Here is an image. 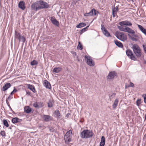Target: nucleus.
Instances as JSON below:
<instances>
[{
    "label": "nucleus",
    "instance_id": "1",
    "mask_svg": "<svg viewBox=\"0 0 146 146\" xmlns=\"http://www.w3.org/2000/svg\"><path fill=\"white\" fill-rule=\"evenodd\" d=\"M49 7V5L46 2L42 1H37L33 4L31 6L32 10L37 11L41 9H46Z\"/></svg>",
    "mask_w": 146,
    "mask_h": 146
},
{
    "label": "nucleus",
    "instance_id": "2",
    "mask_svg": "<svg viewBox=\"0 0 146 146\" xmlns=\"http://www.w3.org/2000/svg\"><path fill=\"white\" fill-rule=\"evenodd\" d=\"M93 135L92 131L88 130L83 131L81 133V137L82 138H88L92 137Z\"/></svg>",
    "mask_w": 146,
    "mask_h": 146
},
{
    "label": "nucleus",
    "instance_id": "3",
    "mask_svg": "<svg viewBox=\"0 0 146 146\" xmlns=\"http://www.w3.org/2000/svg\"><path fill=\"white\" fill-rule=\"evenodd\" d=\"M115 35L118 39L122 41H124L127 40V36L123 33L117 31L115 33Z\"/></svg>",
    "mask_w": 146,
    "mask_h": 146
},
{
    "label": "nucleus",
    "instance_id": "4",
    "mask_svg": "<svg viewBox=\"0 0 146 146\" xmlns=\"http://www.w3.org/2000/svg\"><path fill=\"white\" fill-rule=\"evenodd\" d=\"M132 48L134 53L137 56L139 57L141 56V50L137 45L135 44L133 45Z\"/></svg>",
    "mask_w": 146,
    "mask_h": 146
},
{
    "label": "nucleus",
    "instance_id": "5",
    "mask_svg": "<svg viewBox=\"0 0 146 146\" xmlns=\"http://www.w3.org/2000/svg\"><path fill=\"white\" fill-rule=\"evenodd\" d=\"M85 60L86 63L89 66H94V62L90 56L86 55L85 56Z\"/></svg>",
    "mask_w": 146,
    "mask_h": 146
},
{
    "label": "nucleus",
    "instance_id": "6",
    "mask_svg": "<svg viewBox=\"0 0 146 146\" xmlns=\"http://www.w3.org/2000/svg\"><path fill=\"white\" fill-rule=\"evenodd\" d=\"M126 52L127 56L130 59L133 60H137L136 58L133 54L131 50L127 49L126 50Z\"/></svg>",
    "mask_w": 146,
    "mask_h": 146
},
{
    "label": "nucleus",
    "instance_id": "7",
    "mask_svg": "<svg viewBox=\"0 0 146 146\" xmlns=\"http://www.w3.org/2000/svg\"><path fill=\"white\" fill-rule=\"evenodd\" d=\"M101 29L102 32L105 36L107 37H109L111 36L110 33L106 29L104 25H101Z\"/></svg>",
    "mask_w": 146,
    "mask_h": 146
},
{
    "label": "nucleus",
    "instance_id": "8",
    "mask_svg": "<svg viewBox=\"0 0 146 146\" xmlns=\"http://www.w3.org/2000/svg\"><path fill=\"white\" fill-rule=\"evenodd\" d=\"M119 24L122 26H130L132 25V23L127 21H125L121 22Z\"/></svg>",
    "mask_w": 146,
    "mask_h": 146
},
{
    "label": "nucleus",
    "instance_id": "9",
    "mask_svg": "<svg viewBox=\"0 0 146 146\" xmlns=\"http://www.w3.org/2000/svg\"><path fill=\"white\" fill-rule=\"evenodd\" d=\"M117 75V74L115 72H110L107 77L108 80L113 79Z\"/></svg>",
    "mask_w": 146,
    "mask_h": 146
},
{
    "label": "nucleus",
    "instance_id": "10",
    "mask_svg": "<svg viewBox=\"0 0 146 146\" xmlns=\"http://www.w3.org/2000/svg\"><path fill=\"white\" fill-rule=\"evenodd\" d=\"M96 15V11L93 9H92L91 11L88 13H86L84 14V16H90L92 15Z\"/></svg>",
    "mask_w": 146,
    "mask_h": 146
},
{
    "label": "nucleus",
    "instance_id": "11",
    "mask_svg": "<svg viewBox=\"0 0 146 146\" xmlns=\"http://www.w3.org/2000/svg\"><path fill=\"white\" fill-rule=\"evenodd\" d=\"M42 117L46 121H49L52 119V117L49 115H44L42 116Z\"/></svg>",
    "mask_w": 146,
    "mask_h": 146
},
{
    "label": "nucleus",
    "instance_id": "12",
    "mask_svg": "<svg viewBox=\"0 0 146 146\" xmlns=\"http://www.w3.org/2000/svg\"><path fill=\"white\" fill-rule=\"evenodd\" d=\"M50 21L52 23L55 25L58 26L59 23L58 21L53 17H51L50 18Z\"/></svg>",
    "mask_w": 146,
    "mask_h": 146
},
{
    "label": "nucleus",
    "instance_id": "13",
    "mask_svg": "<svg viewBox=\"0 0 146 146\" xmlns=\"http://www.w3.org/2000/svg\"><path fill=\"white\" fill-rule=\"evenodd\" d=\"M18 6L20 8L23 10L25 9V3L23 1H20L18 4Z\"/></svg>",
    "mask_w": 146,
    "mask_h": 146
},
{
    "label": "nucleus",
    "instance_id": "14",
    "mask_svg": "<svg viewBox=\"0 0 146 146\" xmlns=\"http://www.w3.org/2000/svg\"><path fill=\"white\" fill-rule=\"evenodd\" d=\"M27 86L28 88L32 91L33 93H35L36 92L35 86L33 85H31L30 84H27Z\"/></svg>",
    "mask_w": 146,
    "mask_h": 146
},
{
    "label": "nucleus",
    "instance_id": "15",
    "mask_svg": "<svg viewBox=\"0 0 146 146\" xmlns=\"http://www.w3.org/2000/svg\"><path fill=\"white\" fill-rule=\"evenodd\" d=\"M11 86V85L10 83H7L3 87L2 89V90L3 91H5L7 90Z\"/></svg>",
    "mask_w": 146,
    "mask_h": 146
},
{
    "label": "nucleus",
    "instance_id": "16",
    "mask_svg": "<svg viewBox=\"0 0 146 146\" xmlns=\"http://www.w3.org/2000/svg\"><path fill=\"white\" fill-rule=\"evenodd\" d=\"M21 37V34L19 32L16 31L15 33V39H17L19 40Z\"/></svg>",
    "mask_w": 146,
    "mask_h": 146
},
{
    "label": "nucleus",
    "instance_id": "17",
    "mask_svg": "<svg viewBox=\"0 0 146 146\" xmlns=\"http://www.w3.org/2000/svg\"><path fill=\"white\" fill-rule=\"evenodd\" d=\"M137 26L141 32L146 36V29L144 28L142 26L137 25Z\"/></svg>",
    "mask_w": 146,
    "mask_h": 146
},
{
    "label": "nucleus",
    "instance_id": "18",
    "mask_svg": "<svg viewBox=\"0 0 146 146\" xmlns=\"http://www.w3.org/2000/svg\"><path fill=\"white\" fill-rule=\"evenodd\" d=\"M42 103L41 102H34L33 104V106L35 108H38L39 107H41L42 106Z\"/></svg>",
    "mask_w": 146,
    "mask_h": 146
},
{
    "label": "nucleus",
    "instance_id": "19",
    "mask_svg": "<svg viewBox=\"0 0 146 146\" xmlns=\"http://www.w3.org/2000/svg\"><path fill=\"white\" fill-rule=\"evenodd\" d=\"M44 86L47 88L50 89L51 88V86L48 82L47 80L44 81Z\"/></svg>",
    "mask_w": 146,
    "mask_h": 146
},
{
    "label": "nucleus",
    "instance_id": "20",
    "mask_svg": "<svg viewBox=\"0 0 146 146\" xmlns=\"http://www.w3.org/2000/svg\"><path fill=\"white\" fill-rule=\"evenodd\" d=\"M125 32H127L128 33L132 34H134L135 33L134 31L133 30L128 27H125Z\"/></svg>",
    "mask_w": 146,
    "mask_h": 146
},
{
    "label": "nucleus",
    "instance_id": "21",
    "mask_svg": "<svg viewBox=\"0 0 146 146\" xmlns=\"http://www.w3.org/2000/svg\"><path fill=\"white\" fill-rule=\"evenodd\" d=\"M64 139L66 143L68 144L71 141V137L64 136Z\"/></svg>",
    "mask_w": 146,
    "mask_h": 146
},
{
    "label": "nucleus",
    "instance_id": "22",
    "mask_svg": "<svg viewBox=\"0 0 146 146\" xmlns=\"http://www.w3.org/2000/svg\"><path fill=\"white\" fill-rule=\"evenodd\" d=\"M24 109L25 112L27 113H30L32 111L31 108L28 106H25Z\"/></svg>",
    "mask_w": 146,
    "mask_h": 146
},
{
    "label": "nucleus",
    "instance_id": "23",
    "mask_svg": "<svg viewBox=\"0 0 146 146\" xmlns=\"http://www.w3.org/2000/svg\"><path fill=\"white\" fill-rule=\"evenodd\" d=\"M118 9L117 7H114L112 10V15L113 17L115 16L117 13L118 11Z\"/></svg>",
    "mask_w": 146,
    "mask_h": 146
},
{
    "label": "nucleus",
    "instance_id": "24",
    "mask_svg": "<svg viewBox=\"0 0 146 146\" xmlns=\"http://www.w3.org/2000/svg\"><path fill=\"white\" fill-rule=\"evenodd\" d=\"M105 143V138L104 136L102 137L101 141L100 143V146H104Z\"/></svg>",
    "mask_w": 146,
    "mask_h": 146
},
{
    "label": "nucleus",
    "instance_id": "25",
    "mask_svg": "<svg viewBox=\"0 0 146 146\" xmlns=\"http://www.w3.org/2000/svg\"><path fill=\"white\" fill-rule=\"evenodd\" d=\"M115 44L118 47L122 48L123 47V46L122 43L120 41L117 40L114 41Z\"/></svg>",
    "mask_w": 146,
    "mask_h": 146
},
{
    "label": "nucleus",
    "instance_id": "26",
    "mask_svg": "<svg viewBox=\"0 0 146 146\" xmlns=\"http://www.w3.org/2000/svg\"><path fill=\"white\" fill-rule=\"evenodd\" d=\"M118 101L117 99H116L115 100L114 103L112 105V107L113 109H115L116 108L117 106Z\"/></svg>",
    "mask_w": 146,
    "mask_h": 146
},
{
    "label": "nucleus",
    "instance_id": "27",
    "mask_svg": "<svg viewBox=\"0 0 146 146\" xmlns=\"http://www.w3.org/2000/svg\"><path fill=\"white\" fill-rule=\"evenodd\" d=\"M86 25V23H81L77 25L76 26V27L77 28H81L85 26Z\"/></svg>",
    "mask_w": 146,
    "mask_h": 146
},
{
    "label": "nucleus",
    "instance_id": "28",
    "mask_svg": "<svg viewBox=\"0 0 146 146\" xmlns=\"http://www.w3.org/2000/svg\"><path fill=\"white\" fill-rule=\"evenodd\" d=\"M62 69L61 68L58 67L54 68L53 70V72L58 73Z\"/></svg>",
    "mask_w": 146,
    "mask_h": 146
},
{
    "label": "nucleus",
    "instance_id": "29",
    "mask_svg": "<svg viewBox=\"0 0 146 146\" xmlns=\"http://www.w3.org/2000/svg\"><path fill=\"white\" fill-rule=\"evenodd\" d=\"M72 135V131L71 130H70L66 133L64 136L71 137Z\"/></svg>",
    "mask_w": 146,
    "mask_h": 146
},
{
    "label": "nucleus",
    "instance_id": "30",
    "mask_svg": "<svg viewBox=\"0 0 146 146\" xmlns=\"http://www.w3.org/2000/svg\"><path fill=\"white\" fill-rule=\"evenodd\" d=\"M3 122L5 126H6L7 127H8L9 126V125L7 120L5 119H3Z\"/></svg>",
    "mask_w": 146,
    "mask_h": 146
},
{
    "label": "nucleus",
    "instance_id": "31",
    "mask_svg": "<svg viewBox=\"0 0 146 146\" xmlns=\"http://www.w3.org/2000/svg\"><path fill=\"white\" fill-rule=\"evenodd\" d=\"M54 114L58 117L60 116V114L58 110H55L54 112Z\"/></svg>",
    "mask_w": 146,
    "mask_h": 146
},
{
    "label": "nucleus",
    "instance_id": "32",
    "mask_svg": "<svg viewBox=\"0 0 146 146\" xmlns=\"http://www.w3.org/2000/svg\"><path fill=\"white\" fill-rule=\"evenodd\" d=\"M18 119L17 117L13 118L12 120V121L13 123H16L18 122Z\"/></svg>",
    "mask_w": 146,
    "mask_h": 146
},
{
    "label": "nucleus",
    "instance_id": "33",
    "mask_svg": "<svg viewBox=\"0 0 146 146\" xmlns=\"http://www.w3.org/2000/svg\"><path fill=\"white\" fill-rule=\"evenodd\" d=\"M26 40L25 38L23 36H21V37L20 39L19 40V42L21 41L23 42V43H24Z\"/></svg>",
    "mask_w": 146,
    "mask_h": 146
},
{
    "label": "nucleus",
    "instance_id": "34",
    "mask_svg": "<svg viewBox=\"0 0 146 146\" xmlns=\"http://www.w3.org/2000/svg\"><path fill=\"white\" fill-rule=\"evenodd\" d=\"M38 64V62L36 60H33L31 63V65L32 66L37 65Z\"/></svg>",
    "mask_w": 146,
    "mask_h": 146
},
{
    "label": "nucleus",
    "instance_id": "35",
    "mask_svg": "<svg viewBox=\"0 0 146 146\" xmlns=\"http://www.w3.org/2000/svg\"><path fill=\"white\" fill-rule=\"evenodd\" d=\"M117 28L121 31L125 32V28H123L122 26H118Z\"/></svg>",
    "mask_w": 146,
    "mask_h": 146
},
{
    "label": "nucleus",
    "instance_id": "36",
    "mask_svg": "<svg viewBox=\"0 0 146 146\" xmlns=\"http://www.w3.org/2000/svg\"><path fill=\"white\" fill-rule=\"evenodd\" d=\"M48 107L51 108L53 106V102L51 101H49L48 103Z\"/></svg>",
    "mask_w": 146,
    "mask_h": 146
},
{
    "label": "nucleus",
    "instance_id": "37",
    "mask_svg": "<svg viewBox=\"0 0 146 146\" xmlns=\"http://www.w3.org/2000/svg\"><path fill=\"white\" fill-rule=\"evenodd\" d=\"M141 99H138L137 101H136V104L137 106H139L141 104Z\"/></svg>",
    "mask_w": 146,
    "mask_h": 146
},
{
    "label": "nucleus",
    "instance_id": "38",
    "mask_svg": "<svg viewBox=\"0 0 146 146\" xmlns=\"http://www.w3.org/2000/svg\"><path fill=\"white\" fill-rule=\"evenodd\" d=\"M77 48L80 49L81 50H82L83 49L82 46L80 44V42H78V44L77 46Z\"/></svg>",
    "mask_w": 146,
    "mask_h": 146
},
{
    "label": "nucleus",
    "instance_id": "39",
    "mask_svg": "<svg viewBox=\"0 0 146 146\" xmlns=\"http://www.w3.org/2000/svg\"><path fill=\"white\" fill-rule=\"evenodd\" d=\"M0 135L3 137L6 136L5 132L4 131H1L0 133Z\"/></svg>",
    "mask_w": 146,
    "mask_h": 146
},
{
    "label": "nucleus",
    "instance_id": "40",
    "mask_svg": "<svg viewBox=\"0 0 146 146\" xmlns=\"http://www.w3.org/2000/svg\"><path fill=\"white\" fill-rule=\"evenodd\" d=\"M142 97L143 98L144 102L146 104V94H143Z\"/></svg>",
    "mask_w": 146,
    "mask_h": 146
},
{
    "label": "nucleus",
    "instance_id": "41",
    "mask_svg": "<svg viewBox=\"0 0 146 146\" xmlns=\"http://www.w3.org/2000/svg\"><path fill=\"white\" fill-rule=\"evenodd\" d=\"M86 31V30H85V29H84V28L80 31V34H81L83 33L84 32Z\"/></svg>",
    "mask_w": 146,
    "mask_h": 146
},
{
    "label": "nucleus",
    "instance_id": "42",
    "mask_svg": "<svg viewBox=\"0 0 146 146\" xmlns=\"http://www.w3.org/2000/svg\"><path fill=\"white\" fill-rule=\"evenodd\" d=\"M115 94L114 93L113 94H112L111 96H110V100H111L113 98V97H114L115 96Z\"/></svg>",
    "mask_w": 146,
    "mask_h": 146
},
{
    "label": "nucleus",
    "instance_id": "43",
    "mask_svg": "<svg viewBox=\"0 0 146 146\" xmlns=\"http://www.w3.org/2000/svg\"><path fill=\"white\" fill-rule=\"evenodd\" d=\"M12 95L10 94L6 99L9 100V101H10L11 99L13 98V96Z\"/></svg>",
    "mask_w": 146,
    "mask_h": 146
},
{
    "label": "nucleus",
    "instance_id": "44",
    "mask_svg": "<svg viewBox=\"0 0 146 146\" xmlns=\"http://www.w3.org/2000/svg\"><path fill=\"white\" fill-rule=\"evenodd\" d=\"M17 91V90L16 89H14L13 91H12L11 93V95H13L14 93L16 92Z\"/></svg>",
    "mask_w": 146,
    "mask_h": 146
},
{
    "label": "nucleus",
    "instance_id": "45",
    "mask_svg": "<svg viewBox=\"0 0 146 146\" xmlns=\"http://www.w3.org/2000/svg\"><path fill=\"white\" fill-rule=\"evenodd\" d=\"M144 51L146 53V45H143Z\"/></svg>",
    "mask_w": 146,
    "mask_h": 146
},
{
    "label": "nucleus",
    "instance_id": "46",
    "mask_svg": "<svg viewBox=\"0 0 146 146\" xmlns=\"http://www.w3.org/2000/svg\"><path fill=\"white\" fill-rule=\"evenodd\" d=\"M129 86L133 87L134 86L132 82H130V85Z\"/></svg>",
    "mask_w": 146,
    "mask_h": 146
},
{
    "label": "nucleus",
    "instance_id": "47",
    "mask_svg": "<svg viewBox=\"0 0 146 146\" xmlns=\"http://www.w3.org/2000/svg\"><path fill=\"white\" fill-rule=\"evenodd\" d=\"M9 100H7V99L6 100V102L7 104L9 106H10V105H9Z\"/></svg>",
    "mask_w": 146,
    "mask_h": 146
},
{
    "label": "nucleus",
    "instance_id": "48",
    "mask_svg": "<svg viewBox=\"0 0 146 146\" xmlns=\"http://www.w3.org/2000/svg\"><path fill=\"white\" fill-rule=\"evenodd\" d=\"M143 139H145L146 140V134L144 135L143 137Z\"/></svg>",
    "mask_w": 146,
    "mask_h": 146
},
{
    "label": "nucleus",
    "instance_id": "49",
    "mask_svg": "<svg viewBox=\"0 0 146 146\" xmlns=\"http://www.w3.org/2000/svg\"><path fill=\"white\" fill-rule=\"evenodd\" d=\"M88 27H89V26H87L86 27V28H84L85 29V30L86 31Z\"/></svg>",
    "mask_w": 146,
    "mask_h": 146
},
{
    "label": "nucleus",
    "instance_id": "50",
    "mask_svg": "<svg viewBox=\"0 0 146 146\" xmlns=\"http://www.w3.org/2000/svg\"><path fill=\"white\" fill-rule=\"evenodd\" d=\"M53 129H50V131H54L53 130Z\"/></svg>",
    "mask_w": 146,
    "mask_h": 146
},
{
    "label": "nucleus",
    "instance_id": "51",
    "mask_svg": "<svg viewBox=\"0 0 146 146\" xmlns=\"http://www.w3.org/2000/svg\"><path fill=\"white\" fill-rule=\"evenodd\" d=\"M27 94H30V92H27Z\"/></svg>",
    "mask_w": 146,
    "mask_h": 146
},
{
    "label": "nucleus",
    "instance_id": "52",
    "mask_svg": "<svg viewBox=\"0 0 146 146\" xmlns=\"http://www.w3.org/2000/svg\"><path fill=\"white\" fill-rule=\"evenodd\" d=\"M145 119L146 120V114H145Z\"/></svg>",
    "mask_w": 146,
    "mask_h": 146
},
{
    "label": "nucleus",
    "instance_id": "53",
    "mask_svg": "<svg viewBox=\"0 0 146 146\" xmlns=\"http://www.w3.org/2000/svg\"><path fill=\"white\" fill-rule=\"evenodd\" d=\"M73 53H74V54H75L76 55V53L75 52H73Z\"/></svg>",
    "mask_w": 146,
    "mask_h": 146
}]
</instances>
